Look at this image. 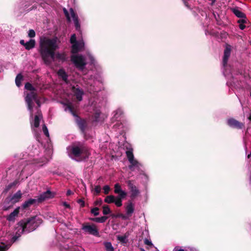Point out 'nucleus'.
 Masks as SVG:
<instances>
[{"instance_id":"1","label":"nucleus","mask_w":251,"mask_h":251,"mask_svg":"<svg viewBox=\"0 0 251 251\" xmlns=\"http://www.w3.org/2000/svg\"><path fill=\"white\" fill-rule=\"evenodd\" d=\"M39 52L42 59L46 64H50L51 61L49 57L52 60L55 58L64 62L66 60V55L64 53H55V51L58 49L56 38H46L41 39L40 42Z\"/></svg>"},{"instance_id":"2","label":"nucleus","mask_w":251,"mask_h":251,"mask_svg":"<svg viewBox=\"0 0 251 251\" xmlns=\"http://www.w3.org/2000/svg\"><path fill=\"white\" fill-rule=\"evenodd\" d=\"M42 220L37 216H33L22 220L18 223V225L22 227V231L29 233L36 229L42 223Z\"/></svg>"},{"instance_id":"3","label":"nucleus","mask_w":251,"mask_h":251,"mask_svg":"<svg viewBox=\"0 0 251 251\" xmlns=\"http://www.w3.org/2000/svg\"><path fill=\"white\" fill-rule=\"evenodd\" d=\"M71 153L77 161H81L88 158L90 153L88 148L84 144L78 143L72 146Z\"/></svg>"},{"instance_id":"4","label":"nucleus","mask_w":251,"mask_h":251,"mask_svg":"<svg viewBox=\"0 0 251 251\" xmlns=\"http://www.w3.org/2000/svg\"><path fill=\"white\" fill-rule=\"evenodd\" d=\"M81 225V229L84 233L93 235L96 237L100 236L99 230L95 224L90 225L89 223H84Z\"/></svg>"},{"instance_id":"5","label":"nucleus","mask_w":251,"mask_h":251,"mask_svg":"<svg viewBox=\"0 0 251 251\" xmlns=\"http://www.w3.org/2000/svg\"><path fill=\"white\" fill-rule=\"evenodd\" d=\"M71 60L75 67L81 71L84 70L86 65L85 59L81 55H73L71 56Z\"/></svg>"},{"instance_id":"6","label":"nucleus","mask_w":251,"mask_h":251,"mask_svg":"<svg viewBox=\"0 0 251 251\" xmlns=\"http://www.w3.org/2000/svg\"><path fill=\"white\" fill-rule=\"evenodd\" d=\"M37 94L36 91H32L28 93L25 98V100L27 104V108L32 113L33 107V100L37 99Z\"/></svg>"},{"instance_id":"7","label":"nucleus","mask_w":251,"mask_h":251,"mask_svg":"<svg viewBox=\"0 0 251 251\" xmlns=\"http://www.w3.org/2000/svg\"><path fill=\"white\" fill-rule=\"evenodd\" d=\"M126 184L131 193L130 197L131 199L133 200L140 194V191L135 186L133 181L129 180L126 181Z\"/></svg>"},{"instance_id":"8","label":"nucleus","mask_w":251,"mask_h":251,"mask_svg":"<svg viewBox=\"0 0 251 251\" xmlns=\"http://www.w3.org/2000/svg\"><path fill=\"white\" fill-rule=\"evenodd\" d=\"M54 196L55 193L48 190L40 194L37 200L38 203H41L47 200L54 198Z\"/></svg>"},{"instance_id":"9","label":"nucleus","mask_w":251,"mask_h":251,"mask_svg":"<svg viewBox=\"0 0 251 251\" xmlns=\"http://www.w3.org/2000/svg\"><path fill=\"white\" fill-rule=\"evenodd\" d=\"M126 154L129 163H130V165L129 166V168L130 169H132V168L133 166L137 165L138 163V162L136 160L134 159L132 149H130L129 150L126 151Z\"/></svg>"},{"instance_id":"10","label":"nucleus","mask_w":251,"mask_h":251,"mask_svg":"<svg viewBox=\"0 0 251 251\" xmlns=\"http://www.w3.org/2000/svg\"><path fill=\"white\" fill-rule=\"evenodd\" d=\"M227 125L232 128L236 129H242L244 127V124L239 122L233 118L229 119L227 120Z\"/></svg>"},{"instance_id":"11","label":"nucleus","mask_w":251,"mask_h":251,"mask_svg":"<svg viewBox=\"0 0 251 251\" xmlns=\"http://www.w3.org/2000/svg\"><path fill=\"white\" fill-rule=\"evenodd\" d=\"M231 46L227 45L224 50V56L223 58V65L224 67L227 65L228 58L231 53Z\"/></svg>"},{"instance_id":"12","label":"nucleus","mask_w":251,"mask_h":251,"mask_svg":"<svg viewBox=\"0 0 251 251\" xmlns=\"http://www.w3.org/2000/svg\"><path fill=\"white\" fill-rule=\"evenodd\" d=\"M76 122L81 131L84 133L87 126L86 121L80 117H77V118L76 119Z\"/></svg>"},{"instance_id":"13","label":"nucleus","mask_w":251,"mask_h":251,"mask_svg":"<svg viewBox=\"0 0 251 251\" xmlns=\"http://www.w3.org/2000/svg\"><path fill=\"white\" fill-rule=\"evenodd\" d=\"M72 90L74 93V95L77 100L79 101H81L82 100V95L84 94L83 90L79 88H75V86L72 87Z\"/></svg>"},{"instance_id":"14","label":"nucleus","mask_w":251,"mask_h":251,"mask_svg":"<svg viewBox=\"0 0 251 251\" xmlns=\"http://www.w3.org/2000/svg\"><path fill=\"white\" fill-rule=\"evenodd\" d=\"M114 193L118 194L120 197H126L127 195V193L123 191L121 188V186L119 183H116L114 185Z\"/></svg>"},{"instance_id":"15","label":"nucleus","mask_w":251,"mask_h":251,"mask_svg":"<svg viewBox=\"0 0 251 251\" xmlns=\"http://www.w3.org/2000/svg\"><path fill=\"white\" fill-rule=\"evenodd\" d=\"M126 214L127 219L131 217L134 211V206L133 203L131 201H128L127 205L126 206Z\"/></svg>"},{"instance_id":"16","label":"nucleus","mask_w":251,"mask_h":251,"mask_svg":"<svg viewBox=\"0 0 251 251\" xmlns=\"http://www.w3.org/2000/svg\"><path fill=\"white\" fill-rule=\"evenodd\" d=\"M20 211V207L16 208L12 212L6 217V220L9 222H14Z\"/></svg>"},{"instance_id":"17","label":"nucleus","mask_w":251,"mask_h":251,"mask_svg":"<svg viewBox=\"0 0 251 251\" xmlns=\"http://www.w3.org/2000/svg\"><path fill=\"white\" fill-rule=\"evenodd\" d=\"M57 75L65 83L68 84L69 82L68 79V75L63 69H59L57 72Z\"/></svg>"},{"instance_id":"18","label":"nucleus","mask_w":251,"mask_h":251,"mask_svg":"<svg viewBox=\"0 0 251 251\" xmlns=\"http://www.w3.org/2000/svg\"><path fill=\"white\" fill-rule=\"evenodd\" d=\"M231 12L238 18H246V14L240 10L238 7L231 8Z\"/></svg>"},{"instance_id":"19","label":"nucleus","mask_w":251,"mask_h":251,"mask_svg":"<svg viewBox=\"0 0 251 251\" xmlns=\"http://www.w3.org/2000/svg\"><path fill=\"white\" fill-rule=\"evenodd\" d=\"M22 195L23 194L21 190H18L15 194L11 197L12 203L14 204L16 203L19 202L22 197Z\"/></svg>"},{"instance_id":"20","label":"nucleus","mask_w":251,"mask_h":251,"mask_svg":"<svg viewBox=\"0 0 251 251\" xmlns=\"http://www.w3.org/2000/svg\"><path fill=\"white\" fill-rule=\"evenodd\" d=\"M38 202L37 199H30L27 201H25L22 205V207L23 209H26L27 208L30 207L31 205L34 204L36 202Z\"/></svg>"},{"instance_id":"21","label":"nucleus","mask_w":251,"mask_h":251,"mask_svg":"<svg viewBox=\"0 0 251 251\" xmlns=\"http://www.w3.org/2000/svg\"><path fill=\"white\" fill-rule=\"evenodd\" d=\"M107 219V216H104L101 217L90 218L89 220L96 223H103L105 222Z\"/></svg>"},{"instance_id":"22","label":"nucleus","mask_w":251,"mask_h":251,"mask_svg":"<svg viewBox=\"0 0 251 251\" xmlns=\"http://www.w3.org/2000/svg\"><path fill=\"white\" fill-rule=\"evenodd\" d=\"M35 41L34 39H30V40L25 44V49L26 50H30L35 47Z\"/></svg>"},{"instance_id":"23","label":"nucleus","mask_w":251,"mask_h":251,"mask_svg":"<svg viewBox=\"0 0 251 251\" xmlns=\"http://www.w3.org/2000/svg\"><path fill=\"white\" fill-rule=\"evenodd\" d=\"M125 198L120 197V196H118L117 197H115L114 203L117 207H121L122 205V200Z\"/></svg>"},{"instance_id":"24","label":"nucleus","mask_w":251,"mask_h":251,"mask_svg":"<svg viewBox=\"0 0 251 251\" xmlns=\"http://www.w3.org/2000/svg\"><path fill=\"white\" fill-rule=\"evenodd\" d=\"M105 249L106 251H114V249L110 242H105L103 243Z\"/></svg>"},{"instance_id":"25","label":"nucleus","mask_w":251,"mask_h":251,"mask_svg":"<svg viewBox=\"0 0 251 251\" xmlns=\"http://www.w3.org/2000/svg\"><path fill=\"white\" fill-rule=\"evenodd\" d=\"M23 79V76L21 74H19L16 77L15 83L18 87H20L21 85V81Z\"/></svg>"},{"instance_id":"26","label":"nucleus","mask_w":251,"mask_h":251,"mask_svg":"<svg viewBox=\"0 0 251 251\" xmlns=\"http://www.w3.org/2000/svg\"><path fill=\"white\" fill-rule=\"evenodd\" d=\"M110 216L112 218H121L123 220L127 219V216H126V215L123 214L122 213H118L117 214L112 213V214H111Z\"/></svg>"},{"instance_id":"27","label":"nucleus","mask_w":251,"mask_h":251,"mask_svg":"<svg viewBox=\"0 0 251 251\" xmlns=\"http://www.w3.org/2000/svg\"><path fill=\"white\" fill-rule=\"evenodd\" d=\"M115 197L113 195H109L105 197L104 199V202L107 203H114L115 201Z\"/></svg>"},{"instance_id":"28","label":"nucleus","mask_w":251,"mask_h":251,"mask_svg":"<svg viewBox=\"0 0 251 251\" xmlns=\"http://www.w3.org/2000/svg\"><path fill=\"white\" fill-rule=\"evenodd\" d=\"M102 213L104 215L109 214L111 213L109 206L108 205L105 204L102 206Z\"/></svg>"},{"instance_id":"29","label":"nucleus","mask_w":251,"mask_h":251,"mask_svg":"<svg viewBox=\"0 0 251 251\" xmlns=\"http://www.w3.org/2000/svg\"><path fill=\"white\" fill-rule=\"evenodd\" d=\"M18 183V181L17 180H15L14 182L9 184L7 186H6L5 188L4 189V192H7L9 191L12 187L15 186Z\"/></svg>"},{"instance_id":"30","label":"nucleus","mask_w":251,"mask_h":251,"mask_svg":"<svg viewBox=\"0 0 251 251\" xmlns=\"http://www.w3.org/2000/svg\"><path fill=\"white\" fill-rule=\"evenodd\" d=\"M79 51V43L78 42L73 44L72 47V52L76 53Z\"/></svg>"},{"instance_id":"31","label":"nucleus","mask_w":251,"mask_h":251,"mask_svg":"<svg viewBox=\"0 0 251 251\" xmlns=\"http://www.w3.org/2000/svg\"><path fill=\"white\" fill-rule=\"evenodd\" d=\"M25 89H26L27 90L30 91V92L36 91V89L29 82H26L25 84Z\"/></svg>"},{"instance_id":"32","label":"nucleus","mask_w":251,"mask_h":251,"mask_svg":"<svg viewBox=\"0 0 251 251\" xmlns=\"http://www.w3.org/2000/svg\"><path fill=\"white\" fill-rule=\"evenodd\" d=\"M144 243L145 245L148 246V247H147V249L148 250H149L153 247H154V246L153 245V244L152 243L151 241H150V240L146 238L144 241Z\"/></svg>"},{"instance_id":"33","label":"nucleus","mask_w":251,"mask_h":251,"mask_svg":"<svg viewBox=\"0 0 251 251\" xmlns=\"http://www.w3.org/2000/svg\"><path fill=\"white\" fill-rule=\"evenodd\" d=\"M40 118L39 116L38 115H35L34 117V126L35 127H38L40 125Z\"/></svg>"},{"instance_id":"34","label":"nucleus","mask_w":251,"mask_h":251,"mask_svg":"<svg viewBox=\"0 0 251 251\" xmlns=\"http://www.w3.org/2000/svg\"><path fill=\"white\" fill-rule=\"evenodd\" d=\"M10 247V245H5L4 243H1L0 244V251H6Z\"/></svg>"},{"instance_id":"35","label":"nucleus","mask_w":251,"mask_h":251,"mask_svg":"<svg viewBox=\"0 0 251 251\" xmlns=\"http://www.w3.org/2000/svg\"><path fill=\"white\" fill-rule=\"evenodd\" d=\"M4 204L8 205H13L14 204L12 203V201L11 199V197H7L4 201Z\"/></svg>"},{"instance_id":"36","label":"nucleus","mask_w":251,"mask_h":251,"mask_svg":"<svg viewBox=\"0 0 251 251\" xmlns=\"http://www.w3.org/2000/svg\"><path fill=\"white\" fill-rule=\"evenodd\" d=\"M99 208L97 207H95L91 209V213L93 214L95 216H98L100 214Z\"/></svg>"},{"instance_id":"37","label":"nucleus","mask_w":251,"mask_h":251,"mask_svg":"<svg viewBox=\"0 0 251 251\" xmlns=\"http://www.w3.org/2000/svg\"><path fill=\"white\" fill-rule=\"evenodd\" d=\"M65 105L66 106V107L65 108V110H67V109H68L70 112H72V111L74 109L72 104L70 102L65 103Z\"/></svg>"},{"instance_id":"38","label":"nucleus","mask_w":251,"mask_h":251,"mask_svg":"<svg viewBox=\"0 0 251 251\" xmlns=\"http://www.w3.org/2000/svg\"><path fill=\"white\" fill-rule=\"evenodd\" d=\"M70 12L71 14V16L73 19V20H75V19H78V17L75 12L74 11V9L72 8H71L70 9Z\"/></svg>"},{"instance_id":"39","label":"nucleus","mask_w":251,"mask_h":251,"mask_svg":"<svg viewBox=\"0 0 251 251\" xmlns=\"http://www.w3.org/2000/svg\"><path fill=\"white\" fill-rule=\"evenodd\" d=\"M75 26V27L76 30L78 31H80V25L79 23L78 19H75V20H74Z\"/></svg>"},{"instance_id":"40","label":"nucleus","mask_w":251,"mask_h":251,"mask_svg":"<svg viewBox=\"0 0 251 251\" xmlns=\"http://www.w3.org/2000/svg\"><path fill=\"white\" fill-rule=\"evenodd\" d=\"M94 191L96 195H98L101 191V187L100 185H97L95 187Z\"/></svg>"},{"instance_id":"41","label":"nucleus","mask_w":251,"mask_h":251,"mask_svg":"<svg viewBox=\"0 0 251 251\" xmlns=\"http://www.w3.org/2000/svg\"><path fill=\"white\" fill-rule=\"evenodd\" d=\"M35 35H36L35 32L34 31V30L30 29L28 31V36L30 38H33V37H34L35 36Z\"/></svg>"},{"instance_id":"42","label":"nucleus","mask_w":251,"mask_h":251,"mask_svg":"<svg viewBox=\"0 0 251 251\" xmlns=\"http://www.w3.org/2000/svg\"><path fill=\"white\" fill-rule=\"evenodd\" d=\"M70 42L71 44H74L75 43L78 42L76 41L75 34H74L72 35L71 38H70Z\"/></svg>"},{"instance_id":"43","label":"nucleus","mask_w":251,"mask_h":251,"mask_svg":"<svg viewBox=\"0 0 251 251\" xmlns=\"http://www.w3.org/2000/svg\"><path fill=\"white\" fill-rule=\"evenodd\" d=\"M100 116V112L99 111H97L93 116L94 120L96 122H98L99 121V118Z\"/></svg>"},{"instance_id":"44","label":"nucleus","mask_w":251,"mask_h":251,"mask_svg":"<svg viewBox=\"0 0 251 251\" xmlns=\"http://www.w3.org/2000/svg\"><path fill=\"white\" fill-rule=\"evenodd\" d=\"M42 129H43V131L44 133L45 134V135L47 137H49V133L48 131V128L47 127V126L45 125L43 126Z\"/></svg>"},{"instance_id":"45","label":"nucleus","mask_w":251,"mask_h":251,"mask_svg":"<svg viewBox=\"0 0 251 251\" xmlns=\"http://www.w3.org/2000/svg\"><path fill=\"white\" fill-rule=\"evenodd\" d=\"M241 19H240L237 21V23L238 24H246L247 23V18L246 16V18H241Z\"/></svg>"},{"instance_id":"46","label":"nucleus","mask_w":251,"mask_h":251,"mask_svg":"<svg viewBox=\"0 0 251 251\" xmlns=\"http://www.w3.org/2000/svg\"><path fill=\"white\" fill-rule=\"evenodd\" d=\"M117 239L122 243H126V237L125 236H118Z\"/></svg>"},{"instance_id":"47","label":"nucleus","mask_w":251,"mask_h":251,"mask_svg":"<svg viewBox=\"0 0 251 251\" xmlns=\"http://www.w3.org/2000/svg\"><path fill=\"white\" fill-rule=\"evenodd\" d=\"M103 189L104 190V193L106 195L108 194L110 190V187L108 185H105L103 187Z\"/></svg>"},{"instance_id":"48","label":"nucleus","mask_w":251,"mask_h":251,"mask_svg":"<svg viewBox=\"0 0 251 251\" xmlns=\"http://www.w3.org/2000/svg\"><path fill=\"white\" fill-rule=\"evenodd\" d=\"M102 200L100 198L99 199H98L97 201H96L94 202V204L95 206H97V205L100 206L102 204Z\"/></svg>"},{"instance_id":"49","label":"nucleus","mask_w":251,"mask_h":251,"mask_svg":"<svg viewBox=\"0 0 251 251\" xmlns=\"http://www.w3.org/2000/svg\"><path fill=\"white\" fill-rule=\"evenodd\" d=\"M63 12H64V14H65L66 17L67 18V20L68 21H70L71 19H70L69 13L66 8H64L63 9Z\"/></svg>"},{"instance_id":"50","label":"nucleus","mask_w":251,"mask_h":251,"mask_svg":"<svg viewBox=\"0 0 251 251\" xmlns=\"http://www.w3.org/2000/svg\"><path fill=\"white\" fill-rule=\"evenodd\" d=\"M20 236V235H18V236H17V235H15L11 239V241H10V244H9V245H10V246L12 244H13V243H14L17 239Z\"/></svg>"},{"instance_id":"51","label":"nucleus","mask_w":251,"mask_h":251,"mask_svg":"<svg viewBox=\"0 0 251 251\" xmlns=\"http://www.w3.org/2000/svg\"><path fill=\"white\" fill-rule=\"evenodd\" d=\"M77 203L80 204L81 207H84L85 206V202L82 199H79L77 201Z\"/></svg>"},{"instance_id":"52","label":"nucleus","mask_w":251,"mask_h":251,"mask_svg":"<svg viewBox=\"0 0 251 251\" xmlns=\"http://www.w3.org/2000/svg\"><path fill=\"white\" fill-rule=\"evenodd\" d=\"M12 207H13L12 205H6V204H4V206L3 207V210L4 211H7Z\"/></svg>"},{"instance_id":"53","label":"nucleus","mask_w":251,"mask_h":251,"mask_svg":"<svg viewBox=\"0 0 251 251\" xmlns=\"http://www.w3.org/2000/svg\"><path fill=\"white\" fill-rule=\"evenodd\" d=\"M183 3L186 7H187L189 9H191L190 6L188 2L186 0H183Z\"/></svg>"},{"instance_id":"54","label":"nucleus","mask_w":251,"mask_h":251,"mask_svg":"<svg viewBox=\"0 0 251 251\" xmlns=\"http://www.w3.org/2000/svg\"><path fill=\"white\" fill-rule=\"evenodd\" d=\"M239 27L240 29L243 30L246 28V25H245V24H239Z\"/></svg>"},{"instance_id":"55","label":"nucleus","mask_w":251,"mask_h":251,"mask_svg":"<svg viewBox=\"0 0 251 251\" xmlns=\"http://www.w3.org/2000/svg\"><path fill=\"white\" fill-rule=\"evenodd\" d=\"M73 115V116L76 117V118H77V117H79L77 115V114L76 113L75 111L74 110V109L72 111V112H70Z\"/></svg>"},{"instance_id":"56","label":"nucleus","mask_w":251,"mask_h":251,"mask_svg":"<svg viewBox=\"0 0 251 251\" xmlns=\"http://www.w3.org/2000/svg\"><path fill=\"white\" fill-rule=\"evenodd\" d=\"M63 206H64L66 208H70V205L69 204H68L67 202H63Z\"/></svg>"},{"instance_id":"57","label":"nucleus","mask_w":251,"mask_h":251,"mask_svg":"<svg viewBox=\"0 0 251 251\" xmlns=\"http://www.w3.org/2000/svg\"><path fill=\"white\" fill-rule=\"evenodd\" d=\"M37 9V5H36L35 4L33 5L31 7H30L29 9H28L27 11V12H29L30 11H31L32 10H34V9Z\"/></svg>"},{"instance_id":"58","label":"nucleus","mask_w":251,"mask_h":251,"mask_svg":"<svg viewBox=\"0 0 251 251\" xmlns=\"http://www.w3.org/2000/svg\"><path fill=\"white\" fill-rule=\"evenodd\" d=\"M73 194H74V193L71 190H68L67 191V193H66V195L67 196H69L71 195H72Z\"/></svg>"},{"instance_id":"59","label":"nucleus","mask_w":251,"mask_h":251,"mask_svg":"<svg viewBox=\"0 0 251 251\" xmlns=\"http://www.w3.org/2000/svg\"><path fill=\"white\" fill-rule=\"evenodd\" d=\"M173 251H185L183 249H179L178 247H176Z\"/></svg>"},{"instance_id":"60","label":"nucleus","mask_w":251,"mask_h":251,"mask_svg":"<svg viewBox=\"0 0 251 251\" xmlns=\"http://www.w3.org/2000/svg\"><path fill=\"white\" fill-rule=\"evenodd\" d=\"M20 43L21 45L24 46L25 47V43L24 40H21L20 41Z\"/></svg>"},{"instance_id":"61","label":"nucleus","mask_w":251,"mask_h":251,"mask_svg":"<svg viewBox=\"0 0 251 251\" xmlns=\"http://www.w3.org/2000/svg\"><path fill=\"white\" fill-rule=\"evenodd\" d=\"M34 100L35 101V102L37 103V104L38 105V106H40V103L39 100H38V99L37 98V99L35 100Z\"/></svg>"},{"instance_id":"62","label":"nucleus","mask_w":251,"mask_h":251,"mask_svg":"<svg viewBox=\"0 0 251 251\" xmlns=\"http://www.w3.org/2000/svg\"><path fill=\"white\" fill-rule=\"evenodd\" d=\"M47 162V159L45 158L44 160L42 161V163H44V164L46 163Z\"/></svg>"},{"instance_id":"63","label":"nucleus","mask_w":251,"mask_h":251,"mask_svg":"<svg viewBox=\"0 0 251 251\" xmlns=\"http://www.w3.org/2000/svg\"><path fill=\"white\" fill-rule=\"evenodd\" d=\"M251 158V152L250 153V154H248V158ZM250 181L251 182V177H250Z\"/></svg>"},{"instance_id":"64","label":"nucleus","mask_w":251,"mask_h":251,"mask_svg":"<svg viewBox=\"0 0 251 251\" xmlns=\"http://www.w3.org/2000/svg\"><path fill=\"white\" fill-rule=\"evenodd\" d=\"M249 120L251 121V112L250 115L249 117Z\"/></svg>"}]
</instances>
